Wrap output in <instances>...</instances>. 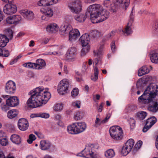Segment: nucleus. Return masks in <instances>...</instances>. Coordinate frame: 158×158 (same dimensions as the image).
I'll return each mask as SVG.
<instances>
[{
  "label": "nucleus",
  "mask_w": 158,
  "mask_h": 158,
  "mask_svg": "<svg viewBox=\"0 0 158 158\" xmlns=\"http://www.w3.org/2000/svg\"><path fill=\"white\" fill-rule=\"evenodd\" d=\"M110 13L104 9L102 6L99 4H94L89 6L87 8L85 14L76 15L74 16L75 20L80 23L83 22L87 17L90 16L91 20L99 18L98 21L92 22L93 23L101 22L106 20L109 16Z\"/></svg>",
  "instance_id": "f257e3e1"
},
{
  "label": "nucleus",
  "mask_w": 158,
  "mask_h": 158,
  "mask_svg": "<svg viewBox=\"0 0 158 158\" xmlns=\"http://www.w3.org/2000/svg\"><path fill=\"white\" fill-rule=\"evenodd\" d=\"M89 50H81L80 55L81 56H85L88 52Z\"/></svg>",
  "instance_id": "0e129e2a"
},
{
  "label": "nucleus",
  "mask_w": 158,
  "mask_h": 158,
  "mask_svg": "<svg viewBox=\"0 0 158 158\" xmlns=\"http://www.w3.org/2000/svg\"><path fill=\"white\" fill-rule=\"evenodd\" d=\"M14 18L15 22V24H17L19 23V22L21 20L22 17L20 15H13Z\"/></svg>",
  "instance_id": "de8ad7c7"
},
{
  "label": "nucleus",
  "mask_w": 158,
  "mask_h": 158,
  "mask_svg": "<svg viewBox=\"0 0 158 158\" xmlns=\"http://www.w3.org/2000/svg\"><path fill=\"white\" fill-rule=\"evenodd\" d=\"M78 93V88H74L71 92V95L73 98L75 97Z\"/></svg>",
  "instance_id": "8fccbe9b"
},
{
  "label": "nucleus",
  "mask_w": 158,
  "mask_h": 158,
  "mask_svg": "<svg viewBox=\"0 0 158 158\" xmlns=\"http://www.w3.org/2000/svg\"><path fill=\"white\" fill-rule=\"evenodd\" d=\"M23 66L28 68H32L35 69V63L28 62L23 64Z\"/></svg>",
  "instance_id": "37998d69"
},
{
  "label": "nucleus",
  "mask_w": 158,
  "mask_h": 158,
  "mask_svg": "<svg viewBox=\"0 0 158 158\" xmlns=\"http://www.w3.org/2000/svg\"><path fill=\"white\" fill-rule=\"evenodd\" d=\"M110 117V114H108L106 117L104 118L103 120H102V123H105L108 121V119H109V118Z\"/></svg>",
  "instance_id": "680f3d73"
},
{
  "label": "nucleus",
  "mask_w": 158,
  "mask_h": 158,
  "mask_svg": "<svg viewBox=\"0 0 158 158\" xmlns=\"http://www.w3.org/2000/svg\"><path fill=\"white\" fill-rule=\"evenodd\" d=\"M18 113L16 110L13 109L9 110L7 114V116L9 118H12L16 117Z\"/></svg>",
  "instance_id": "c9c22d12"
},
{
  "label": "nucleus",
  "mask_w": 158,
  "mask_h": 158,
  "mask_svg": "<svg viewBox=\"0 0 158 158\" xmlns=\"http://www.w3.org/2000/svg\"><path fill=\"white\" fill-rule=\"evenodd\" d=\"M129 123L130 125L131 128V129L134 128L135 125V120L133 118H130L129 120Z\"/></svg>",
  "instance_id": "864d4df0"
},
{
  "label": "nucleus",
  "mask_w": 158,
  "mask_h": 158,
  "mask_svg": "<svg viewBox=\"0 0 158 158\" xmlns=\"http://www.w3.org/2000/svg\"><path fill=\"white\" fill-rule=\"evenodd\" d=\"M18 61V60L15 58L14 59L11 60L10 63V65H12L16 63Z\"/></svg>",
  "instance_id": "338daca9"
},
{
  "label": "nucleus",
  "mask_w": 158,
  "mask_h": 158,
  "mask_svg": "<svg viewBox=\"0 0 158 158\" xmlns=\"http://www.w3.org/2000/svg\"><path fill=\"white\" fill-rule=\"evenodd\" d=\"M10 55V52L8 50H0V56L7 57Z\"/></svg>",
  "instance_id": "79ce46f5"
},
{
  "label": "nucleus",
  "mask_w": 158,
  "mask_h": 158,
  "mask_svg": "<svg viewBox=\"0 0 158 158\" xmlns=\"http://www.w3.org/2000/svg\"><path fill=\"white\" fill-rule=\"evenodd\" d=\"M153 29L156 32V34H158V20H156L152 26Z\"/></svg>",
  "instance_id": "603ef678"
},
{
  "label": "nucleus",
  "mask_w": 158,
  "mask_h": 158,
  "mask_svg": "<svg viewBox=\"0 0 158 158\" xmlns=\"http://www.w3.org/2000/svg\"><path fill=\"white\" fill-rule=\"evenodd\" d=\"M94 76H92L91 79L94 81H96L98 79V73H99V70L98 69L95 67L94 68Z\"/></svg>",
  "instance_id": "4c0bfd02"
},
{
  "label": "nucleus",
  "mask_w": 158,
  "mask_h": 158,
  "mask_svg": "<svg viewBox=\"0 0 158 158\" xmlns=\"http://www.w3.org/2000/svg\"><path fill=\"white\" fill-rule=\"evenodd\" d=\"M29 94L31 97L27 101V104L28 107L32 108L45 104L51 97L50 93L41 87H37L30 91Z\"/></svg>",
  "instance_id": "f03ea898"
},
{
  "label": "nucleus",
  "mask_w": 158,
  "mask_h": 158,
  "mask_svg": "<svg viewBox=\"0 0 158 158\" xmlns=\"http://www.w3.org/2000/svg\"><path fill=\"white\" fill-rule=\"evenodd\" d=\"M157 121L156 118L154 116L148 118L146 120V124L151 127Z\"/></svg>",
  "instance_id": "473e14b6"
},
{
  "label": "nucleus",
  "mask_w": 158,
  "mask_h": 158,
  "mask_svg": "<svg viewBox=\"0 0 158 158\" xmlns=\"http://www.w3.org/2000/svg\"><path fill=\"white\" fill-rule=\"evenodd\" d=\"M83 116V113L81 112L78 111L76 112V114L74 115V118L75 120H78L82 118Z\"/></svg>",
  "instance_id": "a18cd8bd"
},
{
  "label": "nucleus",
  "mask_w": 158,
  "mask_h": 158,
  "mask_svg": "<svg viewBox=\"0 0 158 158\" xmlns=\"http://www.w3.org/2000/svg\"><path fill=\"white\" fill-rule=\"evenodd\" d=\"M97 148L94 144H91L86 147L81 152L78 153L77 156L86 158H98L97 154L95 153V149Z\"/></svg>",
  "instance_id": "20e7f679"
},
{
  "label": "nucleus",
  "mask_w": 158,
  "mask_h": 158,
  "mask_svg": "<svg viewBox=\"0 0 158 158\" xmlns=\"http://www.w3.org/2000/svg\"><path fill=\"white\" fill-rule=\"evenodd\" d=\"M10 139L13 143L17 144H19L21 142V138L17 135H12L10 137Z\"/></svg>",
  "instance_id": "bb28decb"
},
{
  "label": "nucleus",
  "mask_w": 158,
  "mask_h": 158,
  "mask_svg": "<svg viewBox=\"0 0 158 158\" xmlns=\"http://www.w3.org/2000/svg\"><path fill=\"white\" fill-rule=\"evenodd\" d=\"M77 50H68L66 54L67 59L69 60H72L75 58L77 54Z\"/></svg>",
  "instance_id": "b1692460"
},
{
  "label": "nucleus",
  "mask_w": 158,
  "mask_h": 158,
  "mask_svg": "<svg viewBox=\"0 0 158 158\" xmlns=\"http://www.w3.org/2000/svg\"><path fill=\"white\" fill-rule=\"evenodd\" d=\"M151 127H150L148 125H146V124H145V125L143 129V131L144 132H147V131Z\"/></svg>",
  "instance_id": "e2e57ef3"
},
{
  "label": "nucleus",
  "mask_w": 158,
  "mask_h": 158,
  "mask_svg": "<svg viewBox=\"0 0 158 158\" xmlns=\"http://www.w3.org/2000/svg\"><path fill=\"white\" fill-rule=\"evenodd\" d=\"M143 143V142L141 140L138 141L133 147L132 154L135 155L139 149L141 148Z\"/></svg>",
  "instance_id": "2f4dec72"
},
{
  "label": "nucleus",
  "mask_w": 158,
  "mask_h": 158,
  "mask_svg": "<svg viewBox=\"0 0 158 158\" xmlns=\"http://www.w3.org/2000/svg\"><path fill=\"white\" fill-rule=\"evenodd\" d=\"M36 139V138L35 135L33 134H31L29 136V139L27 141L28 143L31 144L32 143L33 141Z\"/></svg>",
  "instance_id": "49530a36"
},
{
  "label": "nucleus",
  "mask_w": 158,
  "mask_h": 158,
  "mask_svg": "<svg viewBox=\"0 0 158 158\" xmlns=\"http://www.w3.org/2000/svg\"><path fill=\"white\" fill-rule=\"evenodd\" d=\"M6 35L11 40L13 38V32L12 30L10 28H8L5 30Z\"/></svg>",
  "instance_id": "58836bf2"
},
{
  "label": "nucleus",
  "mask_w": 158,
  "mask_h": 158,
  "mask_svg": "<svg viewBox=\"0 0 158 158\" xmlns=\"http://www.w3.org/2000/svg\"><path fill=\"white\" fill-rule=\"evenodd\" d=\"M35 117H40L44 118H48L49 117V115L48 114L46 113H39L38 114H35L34 115L32 114L31 115V117L33 118Z\"/></svg>",
  "instance_id": "e433bc0d"
},
{
  "label": "nucleus",
  "mask_w": 158,
  "mask_h": 158,
  "mask_svg": "<svg viewBox=\"0 0 158 158\" xmlns=\"http://www.w3.org/2000/svg\"><path fill=\"white\" fill-rule=\"evenodd\" d=\"M147 115V113L144 111L138 112L137 114V116L140 120H143L144 119Z\"/></svg>",
  "instance_id": "a19ab883"
},
{
  "label": "nucleus",
  "mask_w": 158,
  "mask_h": 158,
  "mask_svg": "<svg viewBox=\"0 0 158 158\" xmlns=\"http://www.w3.org/2000/svg\"><path fill=\"white\" fill-rule=\"evenodd\" d=\"M109 132L111 137L115 140H120L123 138L122 128L119 126H115L110 127Z\"/></svg>",
  "instance_id": "39448f33"
},
{
  "label": "nucleus",
  "mask_w": 158,
  "mask_h": 158,
  "mask_svg": "<svg viewBox=\"0 0 158 158\" xmlns=\"http://www.w3.org/2000/svg\"><path fill=\"white\" fill-rule=\"evenodd\" d=\"M102 120L97 118L95 121V123L96 125H100L102 123H102Z\"/></svg>",
  "instance_id": "bf43d9fd"
},
{
  "label": "nucleus",
  "mask_w": 158,
  "mask_h": 158,
  "mask_svg": "<svg viewBox=\"0 0 158 158\" xmlns=\"http://www.w3.org/2000/svg\"><path fill=\"white\" fill-rule=\"evenodd\" d=\"M68 7L71 12L78 14L82 10V4L81 1L78 0H75L69 3Z\"/></svg>",
  "instance_id": "423d86ee"
},
{
  "label": "nucleus",
  "mask_w": 158,
  "mask_h": 158,
  "mask_svg": "<svg viewBox=\"0 0 158 158\" xmlns=\"http://www.w3.org/2000/svg\"><path fill=\"white\" fill-rule=\"evenodd\" d=\"M115 32L114 31H112L110 33H109L107 35V37L110 38L112 36H114L115 34Z\"/></svg>",
  "instance_id": "69168bd1"
},
{
  "label": "nucleus",
  "mask_w": 158,
  "mask_h": 158,
  "mask_svg": "<svg viewBox=\"0 0 158 158\" xmlns=\"http://www.w3.org/2000/svg\"><path fill=\"white\" fill-rule=\"evenodd\" d=\"M9 41V39L5 35L0 34V47L3 48L5 47Z\"/></svg>",
  "instance_id": "4be33fe9"
},
{
  "label": "nucleus",
  "mask_w": 158,
  "mask_h": 158,
  "mask_svg": "<svg viewBox=\"0 0 158 158\" xmlns=\"http://www.w3.org/2000/svg\"><path fill=\"white\" fill-rule=\"evenodd\" d=\"M154 98H150L149 99L150 100L148 102H146L144 101L141 102L140 100H138L141 103L144 104H146L148 103L149 104L148 107V109L150 111L153 112H156L158 110V103L157 102L153 101Z\"/></svg>",
  "instance_id": "9b49d317"
},
{
  "label": "nucleus",
  "mask_w": 158,
  "mask_h": 158,
  "mask_svg": "<svg viewBox=\"0 0 158 158\" xmlns=\"http://www.w3.org/2000/svg\"><path fill=\"white\" fill-rule=\"evenodd\" d=\"M134 143V140L132 139H129L123 145L122 150L121 152L123 156H126L131 151Z\"/></svg>",
  "instance_id": "1a4fd4ad"
},
{
  "label": "nucleus",
  "mask_w": 158,
  "mask_h": 158,
  "mask_svg": "<svg viewBox=\"0 0 158 158\" xmlns=\"http://www.w3.org/2000/svg\"><path fill=\"white\" fill-rule=\"evenodd\" d=\"M59 27L56 23H51L48 25L46 27V30L49 33H55L58 30Z\"/></svg>",
  "instance_id": "412c9836"
},
{
  "label": "nucleus",
  "mask_w": 158,
  "mask_h": 158,
  "mask_svg": "<svg viewBox=\"0 0 158 158\" xmlns=\"http://www.w3.org/2000/svg\"><path fill=\"white\" fill-rule=\"evenodd\" d=\"M6 21L7 23L9 24H15V22L13 16H10L8 17L6 19Z\"/></svg>",
  "instance_id": "09e8293b"
},
{
  "label": "nucleus",
  "mask_w": 158,
  "mask_h": 158,
  "mask_svg": "<svg viewBox=\"0 0 158 158\" xmlns=\"http://www.w3.org/2000/svg\"><path fill=\"white\" fill-rule=\"evenodd\" d=\"M16 88L15 82L13 81H10L6 83L5 90L7 93L12 94L15 92Z\"/></svg>",
  "instance_id": "ddd939ff"
},
{
  "label": "nucleus",
  "mask_w": 158,
  "mask_h": 158,
  "mask_svg": "<svg viewBox=\"0 0 158 158\" xmlns=\"http://www.w3.org/2000/svg\"><path fill=\"white\" fill-rule=\"evenodd\" d=\"M104 105V103L102 102L101 103L100 106L98 107L97 110L99 112H102L103 108Z\"/></svg>",
  "instance_id": "052dcab7"
},
{
  "label": "nucleus",
  "mask_w": 158,
  "mask_h": 158,
  "mask_svg": "<svg viewBox=\"0 0 158 158\" xmlns=\"http://www.w3.org/2000/svg\"><path fill=\"white\" fill-rule=\"evenodd\" d=\"M46 9V8H42L40 9V11L43 14H44V15H45Z\"/></svg>",
  "instance_id": "774afa93"
},
{
  "label": "nucleus",
  "mask_w": 158,
  "mask_h": 158,
  "mask_svg": "<svg viewBox=\"0 0 158 158\" xmlns=\"http://www.w3.org/2000/svg\"><path fill=\"white\" fill-rule=\"evenodd\" d=\"M50 143L45 140H42L40 142V146L42 150H47L49 149L51 146Z\"/></svg>",
  "instance_id": "a878e982"
},
{
  "label": "nucleus",
  "mask_w": 158,
  "mask_h": 158,
  "mask_svg": "<svg viewBox=\"0 0 158 158\" xmlns=\"http://www.w3.org/2000/svg\"><path fill=\"white\" fill-rule=\"evenodd\" d=\"M115 155L114 150L112 149L107 150L105 153V156L108 158H112Z\"/></svg>",
  "instance_id": "f704fd0d"
},
{
  "label": "nucleus",
  "mask_w": 158,
  "mask_h": 158,
  "mask_svg": "<svg viewBox=\"0 0 158 158\" xmlns=\"http://www.w3.org/2000/svg\"><path fill=\"white\" fill-rule=\"evenodd\" d=\"M158 92V82L151 83L145 89L143 94L138 98L141 102H148L150 98H155Z\"/></svg>",
  "instance_id": "7ed1b4c3"
},
{
  "label": "nucleus",
  "mask_w": 158,
  "mask_h": 158,
  "mask_svg": "<svg viewBox=\"0 0 158 158\" xmlns=\"http://www.w3.org/2000/svg\"><path fill=\"white\" fill-rule=\"evenodd\" d=\"M134 15L132 11L130 14L129 22L125 28V30H122L123 32L126 34L127 35H130L131 33V31L130 27L134 21Z\"/></svg>",
  "instance_id": "4468645a"
},
{
  "label": "nucleus",
  "mask_w": 158,
  "mask_h": 158,
  "mask_svg": "<svg viewBox=\"0 0 158 158\" xmlns=\"http://www.w3.org/2000/svg\"><path fill=\"white\" fill-rule=\"evenodd\" d=\"M9 144V141L6 137H5L0 139V144L2 146H5Z\"/></svg>",
  "instance_id": "ea45409f"
},
{
  "label": "nucleus",
  "mask_w": 158,
  "mask_h": 158,
  "mask_svg": "<svg viewBox=\"0 0 158 158\" xmlns=\"http://www.w3.org/2000/svg\"><path fill=\"white\" fill-rule=\"evenodd\" d=\"M71 27V25H61L60 28V32L61 35H64L67 34L70 31V28Z\"/></svg>",
  "instance_id": "393cba45"
},
{
  "label": "nucleus",
  "mask_w": 158,
  "mask_h": 158,
  "mask_svg": "<svg viewBox=\"0 0 158 158\" xmlns=\"http://www.w3.org/2000/svg\"><path fill=\"white\" fill-rule=\"evenodd\" d=\"M150 59L152 62L155 64L158 63V53L154 52L150 54Z\"/></svg>",
  "instance_id": "72a5a7b5"
},
{
  "label": "nucleus",
  "mask_w": 158,
  "mask_h": 158,
  "mask_svg": "<svg viewBox=\"0 0 158 158\" xmlns=\"http://www.w3.org/2000/svg\"><path fill=\"white\" fill-rule=\"evenodd\" d=\"M69 83L68 79H64L61 80L57 87V91L60 94L64 95L67 93L69 85Z\"/></svg>",
  "instance_id": "6e6552de"
},
{
  "label": "nucleus",
  "mask_w": 158,
  "mask_h": 158,
  "mask_svg": "<svg viewBox=\"0 0 158 158\" xmlns=\"http://www.w3.org/2000/svg\"><path fill=\"white\" fill-rule=\"evenodd\" d=\"M90 39L89 36L87 34L82 35L79 39L81 46L83 47H85L86 49H89L90 48L89 44Z\"/></svg>",
  "instance_id": "f8f14e48"
},
{
  "label": "nucleus",
  "mask_w": 158,
  "mask_h": 158,
  "mask_svg": "<svg viewBox=\"0 0 158 158\" xmlns=\"http://www.w3.org/2000/svg\"><path fill=\"white\" fill-rule=\"evenodd\" d=\"M18 126L20 130L25 131L28 127V122L27 120L24 118H20L18 122Z\"/></svg>",
  "instance_id": "dca6fc26"
},
{
  "label": "nucleus",
  "mask_w": 158,
  "mask_h": 158,
  "mask_svg": "<svg viewBox=\"0 0 158 158\" xmlns=\"http://www.w3.org/2000/svg\"><path fill=\"white\" fill-rule=\"evenodd\" d=\"M77 134L83 131L86 129V125L84 122L75 123Z\"/></svg>",
  "instance_id": "aec40b11"
},
{
  "label": "nucleus",
  "mask_w": 158,
  "mask_h": 158,
  "mask_svg": "<svg viewBox=\"0 0 158 158\" xmlns=\"http://www.w3.org/2000/svg\"><path fill=\"white\" fill-rule=\"evenodd\" d=\"M46 10L45 15H42L41 18L43 20H46V17H50L53 15V11L50 8H46Z\"/></svg>",
  "instance_id": "7c9ffc66"
},
{
  "label": "nucleus",
  "mask_w": 158,
  "mask_h": 158,
  "mask_svg": "<svg viewBox=\"0 0 158 158\" xmlns=\"http://www.w3.org/2000/svg\"><path fill=\"white\" fill-rule=\"evenodd\" d=\"M59 0H40L38 2L40 6H46L56 4Z\"/></svg>",
  "instance_id": "f3484780"
},
{
  "label": "nucleus",
  "mask_w": 158,
  "mask_h": 158,
  "mask_svg": "<svg viewBox=\"0 0 158 158\" xmlns=\"http://www.w3.org/2000/svg\"><path fill=\"white\" fill-rule=\"evenodd\" d=\"M94 55V56L97 57L95 59L96 64H98L100 60L102 55V50H94L93 51Z\"/></svg>",
  "instance_id": "cd10ccee"
},
{
  "label": "nucleus",
  "mask_w": 158,
  "mask_h": 158,
  "mask_svg": "<svg viewBox=\"0 0 158 158\" xmlns=\"http://www.w3.org/2000/svg\"><path fill=\"white\" fill-rule=\"evenodd\" d=\"M149 72V70L146 66H143L139 69L138 73V75L139 76H141L148 74Z\"/></svg>",
  "instance_id": "c85d7f7f"
},
{
  "label": "nucleus",
  "mask_w": 158,
  "mask_h": 158,
  "mask_svg": "<svg viewBox=\"0 0 158 158\" xmlns=\"http://www.w3.org/2000/svg\"><path fill=\"white\" fill-rule=\"evenodd\" d=\"M72 106L75 107L79 108L80 107V101H76L72 103Z\"/></svg>",
  "instance_id": "6e6d98bb"
},
{
  "label": "nucleus",
  "mask_w": 158,
  "mask_h": 158,
  "mask_svg": "<svg viewBox=\"0 0 158 158\" xmlns=\"http://www.w3.org/2000/svg\"><path fill=\"white\" fill-rule=\"evenodd\" d=\"M21 14L25 19L29 20L32 19L34 17L33 12L27 10H22Z\"/></svg>",
  "instance_id": "6ab92c4d"
},
{
  "label": "nucleus",
  "mask_w": 158,
  "mask_h": 158,
  "mask_svg": "<svg viewBox=\"0 0 158 158\" xmlns=\"http://www.w3.org/2000/svg\"><path fill=\"white\" fill-rule=\"evenodd\" d=\"M46 64L44 60L42 59H39L36 61L35 63V69H41L46 66Z\"/></svg>",
  "instance_id": "5701e85b"
},
{
  "label": "nucleus",
  "mask_w": 158,
  "mask_h": 158,
  "mask_svg": "<svg viewBox=\"0 0 158 158\" xmlns=\"http://www.w3.org/2000/svg\"><path fill=\"white\" fill-rule=\"evenodd\" d=\"M128 5L126 0H114V5L111 6L110 10L112 12H115L118 9H126Z\"/></svg>",
  "instance_id": "0eeeda50"
},
{
  "label": "nucleus",
  "mask_w": 158,
  "mask_h": 158,
  "mask_svg": "<svg viewBox=\"0 0 158 158\" xmlns=\"http://www.w3.org/2000/svg\"><path fill=\"white\" fill-rule=\"evenodd\" d=\"M101 35V33L98 30H95L93 31L92 33V36L93 38H97Z\"/></svg>",
  "instance_id": "3c124183"
},
{
  "label": "nucleus",
  "mask_w": 158,
  "mask_h": 158,
  "mask_svg": "<svg viewBox=\"0 0 158 158\" xmlns=\"http://www.w3.org/2000/svg\"><path fill=\"white\" fill-rule=\"evenodd\" d=\"M4 12L8 15L13 14L17 11V7L13 1L6 4L3 8Z\"/></svg>",
  "instance_id": "9d476101"
},
{
  "label": "nucleus",
  "mask_w": 158,
  "mask_h": 158,
  "mask_svg": "<svg viewBox=\"0 0 158 158\" xmlns=\"http://www.w3.org/2000/svg\"><path fill=\"white\" fill-rule=\"evenodd\" d=\"M10 106L6 104V105H4L2 106L1 108L4 111L6 112L7 111L10 109Z\"/></svg>",
  "instance_id": "4d7b16f0"
},
{
  "label": "nucleus",
  "mask_w": 158,
  "mask_h": 158,
  "mask_svg": "<svg viewBox=\"0 0 158 158\" xmlns=\"http://www.w3.org/2000/svg\"><path fill=\"white\" fill-rule=\"evenodd\" d=\"M19 103V99L16 96L10 97L6 100V104L10 106H15Z\"/></svg>",
  "instance_id": "a211bd4d"
},
{
  "label": "nucleus",
  "mask_w": 158,
  "mask_h": 158,
  "mask_svg": "<svg viewBox=\"0 0 158 158\" xmlns=\"http://www.w3.org/2000/svg\"><path fill=\"white\" fill-rule=\"evenodd\" d=\"M76 126L75 123H73L72 125H70L67 127V131L68 132L73 134H77L76 131Z\"/></svg>",
  "instance_id": "c756f323"
},
{
  "label": "nucleus",
  "mask_w": 158,
  "mask_h": 158,
  "mask_svg": "<svg viewBox=\"0 0 158 158\" xmlns=\"http://www.w3.org/2000/svg\"><path fill=\"white\" fill-rule=\"evenodd\" d=\"M46 55H60V53L58 52L53 51V52H48L46 53Z\"/></svg>",
  "instance_id": "13d9d810"
},
{
  "label": "nucleus",
  "mask_w": 158,
  "mask_h": 158,
  "mask_svg": "<svg viewBox=\"0 0 158 158\" xmlns=\"http://www.w3.org/2000/svg\"><path fill=\"white\" fill-rule=\"evenodd\" d=\"M69 40L71 41H75L80 36V33L77 29L70 28V31L69 32Z\"/></svg>",
  "instance_id": "2eb2a0df"
},
{
  "label": "nucleus",
  "mask_w": 158,
  "mask_h": 158,
  "mask_svg": "<svg viewBox=\"0 0 158 158\" xmlns=\"http://www.w3.org/2000/svg\"><path fill=\"white\" fill-rule=\"evenodd\" d=\"M63 109V106L60 104H57L54 107V110L55 111L60 110Z\"/></svg>",
  "instance_id": "5fc2aeb1"
},
{
  "label": "nucleus",
  "mask_w": 158,
  "mask_h": 158,
  "mask_svg": "<svg viewBox=\"0 0 158 158\" xmlns=\"http://www.w3.org/2000/svg\"><path fill=\"white\" fill-rule=\"evenodd\" d=\"M111 1L110 0H105L103 1V6L106 7L108 8L110 7V9H111V6L112 5Z\"/></svg>",
  "instance_id": "c03bdc74"
}]
</instances>
